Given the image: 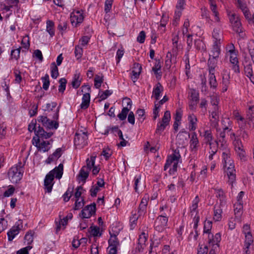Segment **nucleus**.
I'll use <instances>...</instances> for the list:
<instances>
[{
  "label": "nucleus",
  "instance_id": "nucleus-17",
  "mask_svg": "<svg viewBox=\"0 0 254 254\" xmlns=\"http://www.w3.org/2000/svg\"><path fill=\"white\" fill-rule=\"evenodd\" d=\"M231 138L234 139L233 145L235 150L241 159H243L245 156V151L244 149L241 141L235 136V134H232Z\"/></svg>",
  "mask_w": 254,
  "mask_h": 254
},
{
  "label": "nucleus",
  "instance_id": "nucleus-9",
  "mask_svg": "<svg viewBox=\"0 0 254 254\" xmlns=\"http://www.w3.org/2000/svg\"><path fill=\"white\" fill-rule=\"evenodd\" d=\"M41 138L44 137H34L32 139L33 144L35 146L39 151L45 152L51 148V144L49 141L42 140Z\"/></svg>",
  "mask_w": 254,
  "mask_h": 254
},
{
  "label": "nucleus",
  "instance_id": "nucleus-64",
  "mask_svg": "<svg viewBox=\"0 0 254 254\" xmlns=\"http://www.w3.org/2000/svg\"><path fill=\"white\" fill-rule=\"evenodd\" d=\"M176 188L174 185L171 184L168 186V190H166V194L168 195H174L176 193Z\"/></svg>",
  "mask_w": 254,
  "mask_h": 254
},
{
  "label": "nucleus",
  "instance_id": "nucleus-29",
  "mask_svg": "<svg viewBox=\"0 0 254 254\" xmlns=\"http://www.w3.org/2000/svg\"><path fill=\"white\" fill-rule=\"evenodd\" d=\"M102 228L94 225L90 226L88 231L89 236L94 237H100L102 235Z\"/></svg>",
  "mask_w": 254,
  "mask_h": 254
},
{
  "label": "nucleus",
  "instance_id": "nucleus-16",
  "mask_svg": "<svg viewBox=\"0 0 254 254\" xmlns=\"http://www.w3.org/2000/svg\"><path fill=\"white\" fill-rule=\"evenodd\" d=\"M23 228V221L18 220L7 232L8 240L9 241H12L14 238L19 233L20 231Z\"/></svg>",
  "mask_w": 254,
  "mask_h": 254
},
{
  "label": "nucleus",
  "instance_id": "nucleus-27",
  "mask_svg": "<svg viewBox=\"0 0 254 254\" xmlns=\"http://www.w3.org/2000/svg\"><path fill=\"white\" fill-rule=\"evenodd\" d=\"M62 154V149L60 148H57L55 151L46 160V163L49 164L56 162L61 156Z\"/></svg>",
  "mask_w": 254,
  "mask_h": 254
},
{
  "label": "nucleus",
  "instance_id": "nucleus-22",
  "mask_svg": "<svg viewBox=\"0 0 254 254\" xmlns=\"http://www.w3.org/2000/svg\"><path fill=\"white\" fill-rule=\"evenodd\" d=\"M96 205L94 203L88 205L82 210L81 216L83 218H89L95 214Z\"/></svg>",
  "mask_w": 254,
  "mask_h": 254
},
{
  "label": "nucleus",
  "instance_id": "nucleus-39",
  "mask_svg": "<svg viewBox=\"0 0 254 254\" xmlns=\"http://www.w3.org/2000/svg\"><path fill=\"white\" fill-rule=\"evenodd\" d=\"M147 239V236L145 233L143 232L139 235L138 238V250L140 251L141 249H143L145 245V243Z\"/></svg>",
  "mask_w": 254,
  "mask_h": 254
},
{
  "label": "nucleus",
  "instance_id": "nucleus-2",
  "mask_svg": "<svg viewBox=\"0 0 254 254\" xmlns=\"http://www.w3.org/2000/svg\"><path fill=\"white\" fill-rule=\"evenodd\" d=\"M222 159L224 171L227 175L229 183L233 187L236 180L235 170L233 161L230 158L228 150L223 152Z\"/></svg>",
  "mask_w": 254,
  "mask_h": 254
},
{
  "label": "nucleus",
  "instance_id": "nucleus-12",
  "mask_svg": "<svg viewBox=\"0 0 254 254\" xmlns=\"http://www.w3.org/2000/svg\"><path fill=\"white\" fill-rule=\"evenodd\" d=\"M220 53V49H212L208 60V66L209 72H214V69L217 65L218 59Z\"/></svg>",
  "mask_w": 254,
  "mask_h": 254
},
{
  "label": "nucleus",
  "instance_id": "nucleus-51",
  "mask_svg": "<svg viewBox=\"0 0 254 254\" xmlns=\"http://www.w3.org/2000/svg\"><path fill=\"white\" fill-rule=\"evenodd\" d=\"M59 76V71L57 66L55 63L51 64V76L52 78L56 79Z\"/></svg>",
  "mask_w": 254,
  "mask_h": 254
},
{
  "label": "nucleus",
  "instance_id": "nucleus-35",
  "mask_svg": "<svg viewBox=\"0 0 254 254\" xmlns=\"http://www.w3.org/2000/svg\"><path fill=\"white\" fill-rule=\"evenodd\" d=\"M15 190V188L13 186L9 185L7 187L0 188V192H3L4 197H9L14 193Z\"/></svg>",
  "mask_w": 254,
  "mask_h": 254
},
{
  "label": "nucleus",
  "instance_id": "nucleus-18",
  "mask_svg": "<svg viewBox=\"0 0 254 254\" xmlns=\"http://www.w3.org/2000/svg\"><path fill=\"white\" fill-rule=\"evenodd\" d=\"M90 87L89 85H84L82 86V92H84L82 98V102L80 105L82 109H87L90 101V95L89 92L90 91Z\"/></svg>",
  "mask_w": 254,
  "mask_h": 254
},
{
  "label": "nucleus",
  "instance_id": "nucleus-31",
  "mask_svg": "<svg viewBox=\"0 0 254 254\" xmlns=\"http://www.w3.org/2000/svg\"><path fill=\"white\" fill-rule=\"evenodd\" d=\"M243 203H235L234 211L235 217L238 221H241V217L243 213Z\"/></svg>",
  "mask_w": 254,
  "mask_h": 254
},
{
  "label": "nucleus",
  "instance_id": "nucleus-63",
  "mask_svg": "<svg viewBox=\"0 0 254 254\" xmlns=\"http://www.w3.org/2000/svg\"><path fill=\"white\" fill-rule=\"evenodd\" d=\"M212 228V222L210 220H206L204 224V233L211 234L210 231Z\"/></svg>",
  "mask_w": 254,
  "mask_h": 254
},
{
  "label": "nucleus",
  "instance_id": "nucleus-21",
  "mask_svg": "<svg viewBox=\"0 0 254 254\" xmlns=\"http://www.w3.org/2000/svg\"><path fill=\"white\" fill-rule=\"evenodd\" d=\"M38 121L41 123L44 126L49 129H57L59 127L58 124L56 121H50L45 116L39 117Z\"/></svg>",
  "mask_w": 254,
  "mask_h": 254
},
{
  "label": "nucleus",
  "instance_id": "nucleus-62",
  "mask_svg": "<svg viewBox=\"0 0 254 254\" xmlns=\"http://www.w3.org/2000/svg\"><path fill=\"white\" fill-rule=\"evenodd\" d=\"M8 226V221L6 218H0V233L7 228Z\"/></svg>",
  "mask_w": 254,
  "mask_h": 254
},
{
  "label": "nucleus",
  "instance_id": "nucleus-8",
  "mask_svg": "<svg viewBox=\"0 0 254 254\" xmlns=\"http://www.w3.org/2000/svg\"><path fill=\"white\" fill-rule=\"evenodd\" d=\"M37 121L36 120H33L31 121L28 126V130L29 131L32 132L34 131L36 134V137H44L46 139L50 138L52 133H47L45 132L42 128L38 127V129H37Z\"/></svg>",
  "mask_w": 254,
  "mask_h": 254
},
{
  "label": "nucleus",
  "instance_id": "nucleus-10",
  "mask_svg": "<svg viewBox=\"0 0 254 254\" xmlns=\"http://www.w3.org/2000/svg\"><path fill=\"white\" fill-rule=\"evenodd\" d=\"M171 121V113L170 111H166L163 115L162 119L160 120L157 125L156 132L160 134L164 130L165 128L169 125Z\"/></svg>",
  "mask_w": 254,
  "mask_h": 254
},
{
  "label": "nucleus",
  "instance_id": "nucleus-55",
  "mask_svg": "<svg viewBox=\"0 0 254 254\" xmlns=\"http://www.w3.org/2000/svg\"><path fill=\"white\" fill-rule=\"evenodd\" d=\"M160 105L159 103H154V107L153 111V119H156L159 116V112L160 111Z\"/></svg>",
  "mask_w": 254,
  "mask_h": 254
},
{
  "label": "nucleus",
  "instance_id": "nucleus-19",
  "mask_svg": "<svg viewBox=\"0 0 254 254\" xmlns=\"http://www.w3.org/2000/svg\"><path fill=\"white\" fill-rule=\"evenodd\" d=\"M223 38L222 33L218 28H215L212 32L213 48L220 49V44Z\"/></svg>",
  "mask_w": 254,
  "mask_h": 254
},
{
  "label": "nucleus",
  "instance_id": "nucleus-60",
  "mask_svg": "<svg viewBox=\"0 0 254 254\" xmlns=\"http://www.w3.org/2000/svg\"><path fill=\"white\" fill-rule=\"evenodd\" d=\"M209 84L211 87L215 88L217 86V82L214 75V72H209Z\"/></svg>",
  "mask_w": 254,
  "mask_h": 254
},
{
  "label": "nucleus",
  "instance_id": "nucleus-48",
  "mask_svg": "<svg viewBox=\"0 0 254 254\" xmlns=\"http://www.w3.org/2000/svg\"><path fill=\"white\" fill-rule=\"evenodd\" d=\"M81 78L79 73L74 74L72 81V85L74 88H78L81 83Z\"/></svg>",
  "mask_w": 254,
  "mask_h": 254
},
{
  "label": "nucleus",
  "instance_id": "nucleus-34",
  "mask_svg": "<svg viewBox=\"0 0 254 254\" xmlns=\"http://www.w3.org/2000/svg\"><path fill=\"white\" fill-rule=\"evenodd\" d=\"M183 116V112L181 109H178L176 111L174 119L175 122L174 123V128L175 130H177L179 126L181 124V120Z\"/></svg>",
  "mask_w": 254,
  "mask_h": 254
},
{
  "label": "nucleus",
  "instance_id": "nucleus-23",
  "mask_svg": "<svg viewBox=\"0 0 254 254\" xmlns=\"http://www.w3.org/2000/svg\"><path fill=\"white\" fill-rule=\"evenodd\" d=\"M186 5L185 0H178L176 5V9L175 12L174 19L178 22L182 15V11L184 9Z\"/></svg>",
  "mask_w": 254,
  "mask_h": 254
},
{
  "label": "nucleus",
  "instance_id": "nucleus-40",
  "mask_svg": "<svg viewBox=\"0 0 254 254\" xmlns=\"http://www.w3.org/2000/svg\"><path fill=\"white\" fill-rule=\"evenodd\" d=\"M0 10L2 13H5L6 16H9L12 13V10L10 8V6H8L4 1L0 4Z\"/></svg>",
  "mask_w": 254,
  "mask_h": 254
},
{
  "label": "nucleus",
  "instance_id": "nucleus-7",
  "mask_svg": "<svg viewBox=\"0 0 254 254\" xmlns=\"http://www.w3.org/2000/svg\"><path fill=\"white\" fill-rule=\"evenodd\" d=\"M194 26L190 27V22L188 19H186L183 25L182 28V33L184 36L187 37V42L189 46H191L192 44V37L194 34L193 29Z\"/></svg>",
  "mask_w": 254,
  "mask_h": 254
},
{
  "label": "nucleus",
  "instance_id": "nucleus-58",
  "mask_svg": "<svg viewBox=\"0 0 254 254\" xmlns=\"http://www.w3.org/2000/svg\"><path fill=\"white\" fill-rule=\"evenodd\" d=\"M120 228H118L117 227L113 226L112 227L111 230H110V238L114 237L115 238L116 240H117V235L119 233L120 231Z\"/></svg>",
  "mask_w": 254,
  "mask_h": 254
},
{
  "label": "nucleus",
  "instance_id": "nucleus-46",
  "mask_svg": "<svg viewBox=\"0 0 254 254\" xmlns=\"http://www.w3.org/2000/svg\"><path fill=\"white\" fill-rule=\"evenodd\" d=\"M104 81L103 76L102 74L96 75L94 78V87L96 88H99Z\"/></svg>",
  "mask_w": 254,
  "mask_h": 254
},
{
  "label": "nucleus",
  "instance_id": "nucleus-52",
  "mask_svg": "<svg viewBox=\"0 0 254 254\" xmlns=\"http://www.w3.org/2000/svg\"><path fill=\"white\" fill-rule=\"evenodd\" d=\"M83 54V50L79 45L76 46L74 50L75 57L77 60L81 59Z\"/></svg>",
  "mask_w": 254,
  "mask_h": 254
},
{
  "label": "nucleus",
  "instance_id": "nucleus-1",
  "mask_svg": "<svg viewBox=\"0 0 254 254\" xmlns=\"http://www.w3.org/2000/svg\"><path fill=\"white\" fill-rule=\"evenodd\" d=\"M96 155L93 154L86 159V166H83L81 169L79 176L78 180L80 181L84 182L89 175V171H91L94 175H97L100 170L98 165H95Z\"/></svg>",
  "mask_w": 254,
  "mask_h": 254
},
{
  "label": "nucleus",
  "instance_id": "nucleus-24",
  "mask_svg": "<svg viewBox=\"0 0 254 254\" xmlns=\"http://www.w3.org/2000/svg\"><path fill=\"white\" fill-rule=\"evenodd\" d=\"M141 69L142 67L140 64L135 63L133 64L130 73V78L133 82H135L138 79Z\"/></svg>",
  "mask_w": 254,
  "mask_h": 254
},
{
  "label": "nucleus",
  "instance_id": "nucleus-45",
  "mask_svg": "<svg viewBox=\"0 0 254 254\" xmlns=\"http://www.w3.org/2000/svg\"><path fill=\"white\" fill-rule=\"evenodd\" d=\"M113 93L112 90H106L105 91L100 90L98 93V98L100 99V101L104 100L107 99L109 96Z\"/></svg>",
  "mask_w": 254,
  "mask_h": 254
},
{
  "label": "nucleus",
  "instance_id": "nucleus-32",
  "mask_svg": "<svg viewBox=\"0 0 254 254\" xmlns=\"http://www.w3.org/2000/svg\"><path fill=\"white\" fill-rule=\"evenodd\" d=\"M199 146V141L196 134L194 133L191 134L190 142V147L191 151H196Z\"/></svg>",
  "mask_w": 254,
  "mask_h": 254
},
{
  "label": "nucleus",
  "instance_id": "nucleus-57",
  "mask_svg": "<svg viewBox=\"0 0 254 254\" xmlns=\"http://www.w3.org/2000/svg\"><path fill=\"white\" fill-rule=\"evenodd\" d=\"M245 246L248 249L250 246L253 243V238L252 234H248V235H245Z\"/></svg>",
  "mask_w": 254,
  "mask_h": 254
},
{
  "label": "nucleus",
  "instance_id": "nucleus-37",
  "mask_svg": "<svg viewBox=\"0 0 254 254\" xmlns=\"http://www.w3.org/2000/svg\"><path fill=\"white\" fill-rule=\"evenodd\" d=\"M189 128L191 130H194L196 128L197 119L193 114H190L188 116Z\"/></svg>",
  "mask_w": 254,
  "mask_h": 254
},
{
  "label": "nucleus",
  "instance_id": "nucleus-41",
  "mask_svg": "<svg viewBox=\"0 0 254 254\" xmlns=\"http://www.w3.org/2000/svg\"><path fill=\"white\" fill-rule=\"evenodd\" d=\"M222 209L219 206H216L214 210L213 219L215 221H219L222 219Z\"/></svg>",
  "mask_w": 254,
  "mask_h": 254
},
{
  "label": "nucleus",
  "instance_id": "nucleus-15",
  "mask_svg": "<svg viewBox=\"0 0 254 254\" xmlns=\"http://www.w3.org/2000/svg\"><path fill=\"white\" fill-rule=\"evenodd\" d=\"M227 14L233 29L236 32H240L241 31V23L238 16L230 11H227Z\"/></svg>",
  "mask_w": 254,
  "mask_h": 254
},
{
  "label": "nucleus",
  "instance_id": "nucleus-47",
  "mask_svg": "<svg viewBox=\"0 0 254 254\" xmlns=\"http://www.w3.org/2000/svg\"><path fill=\"white\" fill-rule=\"evenodd\" d=\"M191 103L190 104V106L193 107V106H195L196 104L197 101L198 99V92L194 90H191Z\"/></svg>",
  "mask_w": 254,
  "mask_h": 254
},
{
  "label": "nucleus",
  "instance_id": "nucleus-11",
  "mask_svg": "<svg viewBox=\"0 0 254 254\" xmlns=\"http://www.w3.org/2000/svg\"><path fill=\"white\" fill-rule=\"evenodd\" d=\"M84 13L82 10H74L70 13V22L72 25L77 27L80 24L84 18Z\"/></svg>",
  "mask_w": 254,
  "mask_h": 254
},
{
  "label": "nucleus",
  "instance_id": "nucleus-20",
  "mask_svg": "<svg viewBox=\"0 0 254 254\" xmlns=\"http://www.w3.org/2000/svg\"><path fill=\"white\" fill-rule=\"evenodd\" d=\"M168 218L164 216H159L155 222L154 227L156 231L161 232L166 228Z\"/></svg>",
  "mask_w": 254,
  "mask_h": 254
},
{
  "label": "nucleus",
  "instance_id": "nucleus-36",
  "mask_svg": "<svg viewBox=\"0 0 254 254\" xmlns=\"http://www.w3.org/2000/svg\"><path fill=\"white\" fill-rule=\"evenodd\" d=\"M139 217V216L136 213V211H132L131 212V215L129 218V226L130 229H133L135 227L137 223V221Z\"/></svg>",
  "mask_w": 254,
  "mask_h": 254
},
{
  "label": "nucleus",
  "instance_id": "nucleus-33",
  "mask_svg": "<svg viewBox=\"0 0 254 254\" xmlns=\"http://www.w3.org/2000/svg\"><path fill=\"white\" fill-rule=\"evenodd\" d=\"M210 4V9L212 12V15L214 16L215 22H219L220 18L219 13L217 11V5L214 0H208Z\"/></svg>",
  "mask_w": 254,
  "mask_h": 254
},
{
  "label": "nucleus",
  "instance_id": "nucleus-26",
  "mask_svg": "<svg viewBox=\"0 0 254 254\" xmlns=\"http://www.w3.org/2000/svg\"><path fill=\"white\" fill-rule=\"evenodd\" d=\"M244 64L245 74L250 78L251 81L254 84V76H253L252 65L250 64L247 60L245 61Z\"/></svg>",
  "mask_w": 254,
  "mask_h": 254
},
{
  "label": "nucleus",
  "instance_id": "nucleus-3",
  "mask_svg": "<svg viewBox=\"0 0 254 254\" xmlns=\"http://www.w3.org/2000/svg\"><path fill=\"white\" fill-rule=\"evenodd\" d=\"M63 174V165L60 164L57 167L51 171L46 176L44 180V188L47 192H51L54 185V177L60 179Z\"/></svg>",
  "mask_w": 254,
  "mask_h": 254
},
{
  "label": "nucleus",
  "instance_id": "nucleus-50",
  "mask_svg": "<svg viewBox=\"0 0 254 254\" xmlns=\"http://www.w3.org/2000/svg\"><path fill=\"white\" fill-rule=\"evenodd\" d=\"M230 76L229 74H225L223 75L222 81V91L226 92L227 90L228 85L229 84Z\"/></svg>",
  "mask_w": 254,
  "mask_h": 254
},
{
  "label": "nucleus",
  "instance_id": "nucleus-25",
  "mask_svg": "<svg viewBox=\"0 0 254 254\" xmlns=\"http://www.w3.org/2000/svg\"><path fill=\"white\" fill-rule=\"evenodd\" d=\"M108 242V254H117V249L119 246L118 241H116L115 238L113 237L109 240Z\"/></svg>",
  "mask_w": 254,
  "mask_h": 254
},
{
  "label": "nucleus",
  "instance_id": "nucleus-43",
  "mask_svg": "<svg viewBox=\"0 0 254 254\" xmlns=\"http://www.w3.org/2000/svg\"><path fill=\"white\" fill-rule=\"evenodd\" d=\"M134 189L136 192H138L139 189L141 188V175H136L134 178Z\"/></svg>",
  "mask_w": 254,
  "mask_h": 254
},
{
  "label": "nucleus",
  "instance_id": "nucleus-54",
  "mask_svg": "<svg viewBox=\"0 0 254 254\" xmlns=\"http://www.w3.org/2000/svg\"><path fill=\"white\" fill-rule=\"evenodd\" d=\"M87 241L86 238H82L80 240L73 239L72 242V247L75 249L77 248L81 244L85 243Z\"/></svg>",
  "mask_w": 254,
  "mask_h": 254
},
{
  "label": "nucleus",
  "instance_id": "nucleus-49",
  "mask_svg": "<svg viewBox=\"0 0 254 254\" xmlns=\"http://www.w3.org/2000/svg\"><path fill=\"white\" fill-rule=\"evenodd\" d=\"M21 47L20 48L28 50L30 47L29 38L27 35L23 36L21 40Z\"/></svg>",
  "mask_w": 254,
  "mask_h": 254
},
{
  "label": "nucleus",
  "instance_id": "nucleus-53",
  "mask_svg": "<svg viewBox=\"0 0 254 254\" xmlns=\"http://www.w3.org/2000/svg\"><path fill=\"white\" fill-rule=\"evenodd\" d=\"M129 111V110H128V108L127 107H123L121 112L118 114V117L121 121L125 120L127 118V116L128 114Z\"/></svg>",
  "mask_w": 254,
  "mask_h": 254
},
{
  "label": "nucleus",
  "instance_id": "nucleus-44",
  "mask_svg": "<svg viewBox=\"0 0 254 254\" xmlns=\"http://www.w3.org/2000/svg\"><path fill=\"white\" fill-rule=\"evenodd\" d=\"M176 58H175V60L173 59L172 60V54L170 52H168L167 54L166 57V60L165 62V67L167 69H169L171 65L173 62L175 63L176 62Z\"/></svg>",
  "mask_w": 254,
  "mask_h": 254
},
{
  "label": "nucleus",
  "instance_id": "nucleus-4",
  "mask_svg": "<svg viewBox=\"0 0 254 254\" xmlns=\"http://www.w3.org/2000/svg\"><path fill=\"white\" fill-rule=\"evenodd\" d=\"M226 58L232 65V68L236 72L239 71L238 52L236 51L233 44L228 45L226 48Z\"/></svg>",
  "mask_w": 254,
  "mask_h": 254
},
{
  "label": "nucleus",
  "instance_id": "nucleus-56",
  "mask_svg": "<svg viewBox=\"0 0 254 254\" xmlns=\"http://www.w3.org/2000/svg\"><path fill=\"white\" fill-rule=\"evenodd\" d=\"M42 81L43 83V88L45 90H47L49 87L50 81L49 76L48 75L46 74L44 77H42Z\"/></svg>",
  "mask_w": 254,
  "mask_h": 254
},
{
  "label": "nucleus",
  "instance_id": "nucleus-28",
  "mask_svg": "<svg viewBox=\"0 0 254 254\" xmlns=\"http://www.w3.org/2000/svg\"><path fill=\"white\" fill-rule=\"evenodd\" d=\"M72 218V214L69 213L65 217L61 219L59 223H57V232H58L61 229H64L67 224L68 221L71 220Z\"/></svg>",
  "mask_w": 254,
  "mask_h": 254
},
{
  "label": "nucleus",
  "instance_id": "nucleus-59",
  "mask_svg": "<svg viewBox=\"0 0 254 254\" xmlns=\"http://www.w3.org/2000/svg\"><path fill=\"white\" fill-rule=\"evenodd\" d=\"M195 46L197 49L201 51H205L206 50L205 44L201 40H197L195 41Z\"/></svg>",
  "mask_w": 254,
  "mask_h": 254
},
{
  "label": "nucleus",
  "instance_id": "nucleus-38",
  "mask_svg": "<svg viewBox=\"0 0 254 254\" xmlns=\"http://www.w3.org/2000/svg\"><path fill=\"white\" fill-rule=\"evenodd\" d=\"M234 116L240 127L245 128L246 127V122L245 120L241 116L239 112L237 111L234 112Z\"/></svg>",
  "mask_w": 254,
  "mask_h": 254
},
{
  "label": "nucleus",
  "instance_id": "nucleus-14",
  "mask_svg": "<svg viewBox=\"0 0 254 254\" xmlns=\"http://www.w3.org/2000/svg\"><path fill=\"white\" fill-rule=\"evenodd\" d=\"M208 242L213 250L210 251L209 254H216L214 250L219 247V243L221 240V235L220 233H216L214 236L209 234L208 236Z\"/></svg>",
  "mask_w": 254,
  "mask_h": 254
},
{
  "label": "nucleus",
  "instance_id": "nucleus-61",
  "mask_svg": "<svg viewBox=\"0 0 254 254\" xmlns=\"http://www.w3.org/2000/svg\"><path fill=\"white\" fill-rule=\"evenodd\" d=\"M59 83V91L60 92L63 93L65 89L66 80L65 78H62L60 79Z\"/></svg>",
  "mask_w": 254,
  "mask_h": 254
},
{
  "label": "nucleus",
  "instance_id": "nucleus-30",
  "mask_svg": "<svg viewBox=\"0 0 254 254\" xmlns=\"http://www.w3.org/2000/svg\"><path fill=\"white\" fill-rule=\"evenodd\" d=\"M163 91V86L159 83H157L153 88L152 98H154L157 101L162 96Z\"/></svg>",
  "mask_w": 254,
  "mask_h": 254
},
{
  "label": "nucleus",
  "instance_id": "nucleus-6",
  "mask_svg": "<svg viewBox=\"0 0 254 254\" xmlns=\"http://www.w3.org/2000/svg\"><path fill=\"white\" fill-rule=\"evenodd\" d=\"M23 169L20 165H14L9 170L8 173V179L13 184L17 183L19 182L23 176Z\"/></svg>",
  "mask_w": 254,
  "mask_h": 254
},
{
  "label": "nucleus",
  "instance_id": "nucleus-13",
  "mask_svg": "<svg viewBox=\"0 0 254 254\" xmlns=\"http://www.w3.org/2000/svg\"><path fill=\"white\" fill-rule=\"evenodd\" d=\"M74 145L78 148H82L87 143V135L82 130L78 131L74 139Z\"/></svg>",
  "mask_w": 254,
  "mask_h": 254
},
{
  "label": "nucleus",
  "instance_id": "nucleus-5",
  "mask_svg": "<svg viewBox=\"0 0 254 254\" xmlns=\"http://www.w3.org/2000/svg\"><path fill=\"white\" fill-rule=\"evenodd\" d=\"M180 154L175 151L172 154L170 155L164 166L165 170L169 169V172L170 174H174L177 170L179 163L181 162Z\"/></svg>",
  "mask_w": 254,
  "mask_h": 254
},
{
  "label": "nucleus",
  "instance_id": "nucleus-42",
  "mask_svg": "<svg viewBox=\"0 0 254 254\" xmlns=\"http://www.w3.org/2000/svg\"><path fill=\"white\" fill-rule=\"evenodd\" d=\"M46 31L51 37H53L55 35L54 23L52 21L48 20L47 21Z\"/></svg>",
  "mask_w": 254,
  "mask_h": 254
}]
</instances>
